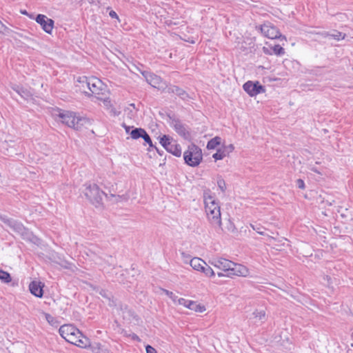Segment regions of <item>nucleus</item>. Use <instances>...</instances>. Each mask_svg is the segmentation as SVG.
<instances>
[{"instance_id": "nucleus-1", "label": "nucleus", "mask_w": 353, "mask_h": 353, "mask_svg": "<svg viewBox=\"0 0 353 353\" xmlns=\"http://www.w3.org/2000/svg\"><path fill=\"white\" fill-rule=\"evenodd\" d=\"M203 199L205 212L210 223L214 227L221 228L222 225L221 214L219 202L212 195L205 192L203 193Z\"/></svg>"}, {"instance_id": "nucleus-2", "label": "nucleus", "mask_w": 353, "mask_h": 353, "mask_svg": "<svg viewBox=\"0 0 353 353\" xmlns=\"http://www.w3.org/2000/svg\"><path fill=\"white\" fill-rule=\"evenodd\" d=\"M83 194L88 201L96 208L103 209L104 208L103 196L105 198L108 193L102 190L97 184H86Z\"/></svg>"}, {"instance_id": "nucleus-3", "label": "nucleus", "mask_w": 353, "mask_h": 353, "mask_svg": "<svg viewBox=\"0 0 353 353\" xmlns=\"http://www.w3.org/2000/svg\"><path fill=\"white\" fill-rule=\"evenodd\" d=\"M184 163L190 167H197L203 161L202 150L194 143L188 146L183 153Z\"/></svg>"}, {"instance_id": "nucleus-4", "label": "nucleus", "mask_w": 353, "mask_h": 353, "mask_svg": "<svg viewBox=\"0 0 353 353\" xmlns=\"http://www.w3.org/2000/svg\"><path fill=\"white\" fill-rule=\"evenodd\" d=\"M166 116L170 120V125L175 132L186 141H191L192 135L188 126L183 124L181 121L172 112H167Z\"/></svg>"}, {"instance_id": "nucleus-5", "label": "nucleus", "mask_w": 353, "mask_h": 353, "mask_svg": "<svg viewBox=\"0 0 353 353\" xmlns=\"http://www.w3.org/2000/svg\"><path fill=\"white\" fill-rule=\"evenodd\" d=\"M12 230L19 234L26 241L37 245L41 243V239L20 221L17 222Z\"/></svg>"}, {"instance_id": "nucleus-6", "label": "nucleus", "mask_w": 353, "mask_h": 353, "mask_svg": "<svg viewBox=\"0 0 353 353\" xmlns=\"http://www.w3.org/2000/svg\"><path fill=\"white\" fill-rule=\"evenodd\" d=\"M159 143L169 153L180 157L181 155V147L179 143L172 144L173 138L168 134H163L158 137Z\"/></svg>"}, {"instance_id": "nucleus-7", "label": "nucleus", "mask_w": 353, "mask_h": 353, "mask_svg": "<svg viewBox=\"0 0 353 353\" xmlns=\"http://www.w3.org/2000/svg\"><path fill=\"white\" fill-rule=\"evenodd\" d=\"M261 34L270 39H276L286 41L285 36L283 35L279 30L272 23L266 22L261 25L259 28Z\"/></svg>"}, {"instance_id": "nucleus-8", "label": "nucleus", "mask_w": 353, "mask_h": 353, "mask_svg": "<svg viewBox=\"0 0 353 353\" xmlns=\"http://www.w3.org/2000/svg\"><path fill=\"white\" fill-rule=\"evenodd\" d=\"M190 264L194 270L203 273L206 276H215V272L212 268L200 258L194 257L190 259Z\"/></svg>"}, {"instance_id": "nucleus-9", "label": "nucleus", "mask_w": 353, "mask_h": 353, "mask_svg": "<svg viewBox=\"0 0 353 353\" xmlns=\"http://www.w3.org/2000/svg\"><path fill=\"white\" fill-rule=\"evenodd\" d=\"M243 90L251 97L265 92V87L259 81H248L243 85Z\"/></svg>"}, {"instance_id": "nucleus-10", "label": "nucleus", "mask_w": 353, "mask_h": 353, "mask_svg": "<svg viewBox=\"0 0 353 353\" xmlns=\"http://www.w3.org/2000/svg\"><path fill=\"white\" fill-rule=\"evenodd\" d=\"M57 114H54L60 119L62 123L66 125L68 127L73 128L74 126V120L77 119V112L62 110L57 108L55 110Z\"/></svg>"}, {"instance_id": "nucleus-11", "label": "nucleus", "mask_w": 353, "mask_h": 353, "mask_svg": "<svg viewBox=\"0 0 353 353\" xmlns=\"http://www.w3.org/2000/svg\"><path fill=\"white\" fill-rule=\"evenodd\" d=\"M34 19L40 25L44 32L48 34L52 33L54 26V21L53 19L42 14H37Z\"/></svg>"}, {"instance_id": "nucleus-12", "label": "nucleus", "mask_w": 353, "mask_h": 353, "mask_svg": "<svg viewBox=\"0 0 353 353\" xmlns=\"http://www.w3.org/2000/svg\"><path fill=\"white\" fill-rule=\"evenodd\" d=\"M163 92L170 94H174L184 101H188L191 99L190 94L185 90L171 83H167Z\"/></svg>"}, {"instance_id": "nucleus-13", "label": "nucleus", "mask_w": 353, "mask_h": 353, "mask_svg": "<svg viewBox=\"0 0 353 353\" xmlns=\"http://www.w3.org/2000/svg\"><path fill=\"white\" fill-rule=\"evenodd\" d=\"M145 81L152 87L157 89L158 90L161 91L162 92H164V90L165 89L166 85L168 83L161 77L157 75L153 72H152L150 74L148 79H146Z\"/></svg>"}, {"instance_id": "nucleus-14", "label": "nucleus", "mask_w": 353, "mask_h": 353, "mask_svg": "<svg viewBox=\"0 0 353 353\" xmlns=\"http://www.w3.org/2000/svg\"><path fill=\"white\" fill-rule=\"evenodd\" d=\"M233 265L230 267L228 274H225L226 277L232 278L233 276H246L248 274V269L245 265L234 262H233Z\"/></svg>"}, {"instance_id": "nucleus-15", "label": "nucleus", "mask_w": 353, "mask_h": 353, "mask_svg": "<svg viewBox=\"0 0 353 353\" xmlns=\"http://www.w3.org/2000/svg\"><path fill=\"white\" fill-rule=\"evenodd\" d=\"M178 304L185 306V307L196 312H203L206 310L204 305L197 303L196 301L187 300L184 298L178 299Z\"/></svg>"}, {"instance_id": "nucleus-16", "label": "nucleus", "mask_w": 353, "mask_h": 353, "mask_svg": "<svg viewBox=\"0 0 353 353\" xmlns=\"http://www.w3.org/2000/svg\"><path fill=\"white\" fill-rule=\"evenodd\" d=\"M59 333L65 340L72 334H81V332L72 324H64L59 329Z\"/></svg>"}, {"instance_id": "nucleus-17", "label": "nucleus", "mask_w": 353, "mask_h": 353, "mask_svg": "<svg viewBox=\"0 0 353 353\" xmlns=\"http://www.w3.org/2000/svg\"><path fill=\"white\" fill-rule=\"evenodd\" d=\"M45 285L40 281H32L29 284V291L34 296L42 298L43 296V288Z\"/></svg>"}, {"instance_id": "nucleus-18", "label": "nucleus", "mask_w": 353, "mask_h": 353, "mask_svg": "<svg viewBox=\"0 0 353 353\" xmlns=\"http://www.w3.org/2000/svg\"><path fill=\"white\" fill-rule=\"evenodd\" d=\"M210 263L215 268L225 272V274H228L230 267H231V265H234L233 261L224 258L214 259L213 261H210Z\"/></svg>"}, {"instance_id": "nucleus-19", "label": "nucleus", "mask_w": 353, "mask_h": 353, "mask_svg": "<svg viewBox=\"0 0 353 353\" xmlns=\"http://www.w3.org/2000/svg\"><path fill=\"white\" fill-rule=\"evenodd\" d=\"M10 88L16 92L19 95L21 96L25 100H28L30 97H32V92L24 88L23 85L17 83H10Z\"/></svg>"}, {"instance_id": "nucleus-20", "label": "nucleus", "mask_w": 353, "mask_h": 353, "mask_svg": "<svg viewBox=\"0 0 353 353\" xmlns=\"http://www.w3.org/2000/svg\"><path fill=\"white\" fill-rule=\"evenodd\" d=\"M92 125V120L86 117H81L77 114V119L74 120L75 130H81L83 128H88Z\"/></svg>"}, {"instance_id": "nucleus-21", "label": "nucleus", "mask_w": 353, "mask_h": 353, "mask_svg": "<svg viewBox=\"0 0 353 353\" xmlns=\"http://www.w3.org/2000/svg\"><path fill=\"white\" fill-rule=\"evenodd\" d=\"M87 85L92 94H99L100 90H102L101 87L103 85V83L100 79L93 78L87 81Z\"/></svg>"}, {"instance_id": "nucleus-22", "label": "nucleus", "mask_w": 353, "mask_h": 353, "mask_svg": "<svg viewBox=\"0 0 353 353\" xmlns=\"http://www.w3.org/2000/svg\"><path fill=\"white\" fill-rule=\"evenodd\" d=\"M90 350L92 353H113L105 345H102L99 342H92Z\"/></svg>"}, {"instance_id": "nucleus-23", "label": "nucleus", "mask_w": 353, "mask_h": 353, "mask_svg": "<svg viewBox=\"0 0 353 353\" xmlns=\"http://www.w3.org/2000/svg\"><path fill=\"white\" fill-rule=\"evenodd\" d=\"M320 34L323 37H330L332 39H334L336 41H340L341 39H344L346 37V34L345 33H343L341 32H339L336 30H334L332 33L328 32H323L320 33Z\"/></svg>"}, {"instance_id": "nucleus-24", "label": "nucleus", "mask_w": 353, "mask_h": 353, "mask_svg": "<svg viewBox=\"0 0 353 353\" xmlns=\"http://www.w3.org/2000/svg\"><path fill=\"white\" fill-rule=\"evenodd\" d=\"M92 342L90 341V339L87 336H84L82 333V336L78 339L77 341L74 342V345L81 348L89 349L92 345Z\"/></svg>"}, {"instance_id": "nucleus-25", "label": "nucleus", "mask_w": 353, "mask_h": 353, "mask_svg": "<svg viewBox=\"0 0 353 353\" xmlns=\"http://www.w3.org/2000/svg\"><path fill=\"white\" fill-rule=\"evenodd\" d=\"M221 144V138L219 136L210 139L206 145L208 150H214Z\"/></svg>"}, {"instance_id": "nucleus-26", "label": "nucleus", "mask_w": 353, "mask_h": 353, "mask_svg": "<svg viewBox=\"0 0 353 353\" xmlns=\"http://www.w3.org/2000/svg\"><path fill=\"white\" fill-rule=\"evenodd\" d=\"M145 131L146 130L144 128L134 127L132 129V133L130 134V138L133 140H138L139 139H142Z\"/></svg>"}, {"instance_id": "nucleus-27", "label": "nucleus", "mask_w": 353, "mask_h": 353, "mask_svg": "<svg viewBox=\"0 0 353 353\" xmlns=\"http://www.w3.org/2000/svg\"><path fill=\"white\" fill-rule=\"evenodd\" d=\"M0 221L5 223L7 226L13 230L14 225H17L19 221L8 217L5 214H0Z\"/></svg>"}, {"instance_id": "nucleus-28", "label": "nucleus", "mask_w": 353, "mask_h": 353, "mask_svg": "<svg viewBox=\"0 0 353 353\" xmlns=\"http://www.w3.org/2000/svg\"><path fill=\"white\" fill-rule=\"evenodd\" d=\"M105 199L108 201H112L113 199H114V203H119L121 201H127L128 199V196L125 194L123 195H119V194H114L113 193L108 194V195H105Z\"/></svg>"}, {"instance_id": "nucleus-29", "label": "nucleus", "mask_w": 353, "mask_h": 353, "mask_svg": "<svg viewBox=\"0 0 353 353\" xmlns=\"http://www.w3.org/2000/svg\"><path fill=\"white\" fill-rule=\"evenodd\" d=\"M223 232H229L234 233L237 231L234 223L229 219L226 221L225 223L224 228L222 227V225H221V228H219Z\"/></svg>"}, {"instance_id": "nucleus-30", "label": "nucleus", "mask_w": 353, "mask_h": 353, "mask_svg": "<svg viewBox=\"0 0 353 353\" xmlns=\"http://www.w3.org/2000/svg\"><path fill=\"white\" fill-rule=\"evenodd\" d=\"M58 259L59 261H57L56 263L64 269L73 270V268H75V265L72 263L64 259H62L59 256Z\"/></svg>"}, {"instance_id": "nucleus-31", "label": "nucleus", "mask_w": 353, "mask_h": 353, "mask_svg": "<svg viewBox=\"0 0 353 353\" xmlns=\"http://www.w3.org/2000/svg\"><path fill=\"white\" fill-rule=\"evenodd\" d=\"M0 33L3 34L5 35L10 36L13 38H14V37H13L12 34H15L17 36H19V37H23V34L21 33L14 32L12 29L6 26L3 23V27L2 28L0 27ZM14 39H16V38L14 37Z\"/></svg>"}, {"instance_id": "nucleus-32", "label": "nucleus", "mask_w": 353, "mask_h": 353, "mask_svg": "<svg viewBox=\"0 0 353 353\" xmlns=\"http://www.w3.org/2000/svg\"><path fill=\"white\" fill-rule=\"evenodd\" d=\"M0 281L4 283H9L12 281V276L8 272L0 269Z\"/></svg>"}, {"instance_id": "nucleus-33", "label": "nucleus", "mask_w": 353, "mask_h": 353, "mask_svg": "<svg viewBox=\"0 0 353 353\" xmlns=\"http://www.w3.org/2000/svg\"><path fill=\"white\" fill-rule=\"evenodd\" d=\"M271 49L272 54H274L276 56H281L285 54V49L279 44H275L274 46L271 45Z\"/></svg>"}, {"instance_id": "nucleus-34", "label": "nucleus", "mask_w": 353, "mask_h": 353, "mask_svg": "<svg viewBox=\"0 0 353 353\" xmlns=\"http://www.w3.org/2000/svg\"><path fill=\"white\" fill-rule=\"evenodd\" d=\"M225 157L224 150H223L222 148H219L216 150V152L212 154V158L214 159L215 161L219 160H222Z\"/></svg>"}, {"instance_id": "nucleus-35", "label": "nucleus", "mask_w": 353, "mask_h": 353, "mask_svg": "<svg viewBox=\"0 0 353 353\" xmlns=\"http://www.w3.org/2000/svg\"><path fill=\"white\" fill-rule=\"evenodd\" d=\"M250 226L258 234L263 235V236L265 235V233L263 231L264 230H265V228L263 226H262L261 224L255 223L254 224H251Z\"/></svg>"}, {"instance_id": "nucleus-36", "label": "nucleus", "mask_w": 353, "mask_h": 353, "mask_svg": "<svg viewBox=\"0 0 353 353\" xmlns=\"http://www.w3.org/2000/svg\"><path fill=\"white\" fill-rule=\"evenodd\" d=\"M127 314L134 321L135 323L139 324V321H141V318L134 310L130 308V310L128 311Z\"/></svg>"}, {"instance_id": "nucleus-37", "label": "nucleus", "mask_w": 353, "mask_h": 353, "mask_svg": "<svg viewBox=\"0 0 353 353\" xmlns=\"http://www.w3.org/2000/svg\"><path fill=\"white\" fill-rule=\"evenodd\" d=\"M45 318L48 323L52 326H57L59 323L58 320L48 313H45Z\"/></svg>"}, {"instance_id": "nucleus-38", "label": "nucleus", "mask_w": 353, "mask_h": 353, "mask_svg": "<svg viewBox=\"0 0 353 353\" xmlns=\"http://www.w3.org/2000/svg\"><path fill=\"white\" fill-rule=\"evenodd\" d=\"M217 185L222 192H225L226 190V183L225 180L221 176L217 177Z\"/></svg>"}, {"instance_id": "nucleus-39", "label": "nucleus", "mask_w": 353, "mask_h": 353, "mask_svg": "<svg viewBox=\"0 0 353 353\" xmlns=\"http://www.w3.org/2000/svg\"><path fill=\"white\" fill-rule=\"evenodd\" d=\"M253 315L255 318L258 319L261 321H265V312L263 310H256L253 312Z\"/></svg>"}, {"instance_id": "nucleus-40", "label": "nucleus", "mask_w": 353, "mask_h": 353, "mask_svg": "<svg viewBox=\"0 0 353 353\" xmlns=\"http://www.w3.org/2000/svg\"><path fill=\"white\" fill-rule=\"evenodd\" d=\"M163 291L169 298H170L173 301L174 303H178V299H179L180 298H179L172 292L165 289H163Z\"/></svg>"}, {"instance_id": "nucleus-41", "label": "nucleus", "mask_w": 353, "mask_h": 353, "mask_svg": "<svg viewBox=\"0 0 353 353\" xmlns=\"http://www.w3.org/2000/svg\"><path fill=\"white\" fill-rule=\"evenodd\" d=\"M221 148L223 150H224L225 157L227 155H229V154L231 153L234 150V146L233 144H229L228 145H223Z\"/></svg>"}, {"instance_id": "nucleus-42", "label": "nucleus", "mask_w": 353, "mask_h": 353, "mask_svg": "<svg viewBox=\"0 0 353 353\" xmlns=\"http://www.w3.org/2000/svg\"><path fill=\"white\" fill-rule=\"evenodd\" d=\"M99 294L103 298L106 299H110V298H112V294L111 292H108L106 290L101 289Z\"/></svg>"}, {"instance_id": "nucleus-43", "label": "nucleus", "mask_w": 353, "mask_h": 353, "mask_svg": "<svg viewBox=\"0 0 353 353\" xmlns=\"http://www.w3.org/2000/svg\"><path fill=\"white\" fill-rule=\"evenodd\" d=\"M81 336H82V334H72L71 336H70V337H68V339H66L65 341H66L67 342H68V343H71V344L74 345V342H75L76 341H77V340H78V339H79V337H81Z\"/></svg>"}, {"instance_id": "nucleus-44", "label": "nucleus", "mask_w": 353, "mask_h": 353, "mask_svg": "<svg viewBox=\"0 0 353 353\" xmlns=\"http://www.w3.org/2000/svg\"><path fill=\"white\" fill-rule=\"evenodd\" d=\"M137 70L143 75L145 79H148L150 74L152 73L150 70H142L141 68L137 67Z\"/></svg>"}, {"instance_id": "nucleus-45", "label": "nucleus", "mask_w": 353, "mask_h": 353, "mask_svg": "<svg viewBox=\"0 0 353 353\" xmlns=\"http://www.w3.org/2000/svg\"><path fill=\"white\" fill-rule=\"evenodd\" d=\"M142 139L144 141V143H143L144 145H148L149 143H150L152 141L150 136L147 132V131H145V132L144 133Z\"/></svg>"}, {"instance_id": "nucleus-46", "label": "nucleus", "mask_w": 353, "mask_h": 353, "mask_svg": "<svg viewBox=\"0 0 353 353\" xmlns=\"http://www.w3.org/2000/svg\"><path fill=\"white\" fill-rule=\"evenodd\" d=\"M296 185L298 188L304 190L305 188V182L301 179H298L295 181Z\"/></svg>"}, {"instance_id": "nucleus-47", "label": "nucleus", "mask_w": 353, "mask_h": 353, "mask_svg": "<svg viewBox=\"0 0 353 353\" xmlns=\"http://www.w3.org/2000/svg\"><path fill=\"white\" fill-rule=\"evenodd\" d=\"M262 50H263V52H264V54H265L267 55H272V49H271V45H269L268 47L263 46Z\"/></svg>"}, {"instance_id": "nucleus-48", "label": "nucleus", "mask_w": 353, "mask_h": 353, "mask_svg": "<svg viewBox=\"0 0 353 353\" xmlns=\"http://www.w3.org/2000/svg\"><path fill=\"white\" fill-rule=\"evenodd\" d=\"M146 353H157V351L154 347L150 345H145Z\"/></svg>"}, {"instance_id": "nucleus-49", "label": "nucleus", "mask_w": 353, "mask_h": 353, "mask_svg": "<svg viewBox=\"0 0 353 353\" xmlns=\"http://www.w3.org/2000/svg\"><path fill=\"white\" fill-rule=\"evenodd\" d=\"M129 338H130L132 341L141 342V339L139 336L135 333H131L129 334Z\"/></svg>"}, {"instance_id": "nucleus-50", "label": "nucleus", "mask_w": 353, "mask_h": 353, "mask_svg": "<svg viewBox=\"0 0 353 353\" xmlns=\"http://www.w3.org/2000/svg\"><path fill=\"white\" fill-rule=\"evenodd\" d=\"M108 300L109 301L108 305L110 307L117 306V299H114L113 296H112V298H110V299H108Z\"/></svg>"}, {"instance_id": "nucleus-51", "label": "nucleus", "mask_w": 353, "mask_h": 353, "mask_svg": "<svg viewBox=\"0 0 353 353\" xmlns=\"http://www.w3.org/2000/svg\"><path fill=\"white\" fill-rule=\"evenodd\" d=\"M120 310L123 313H127L128 310H130V308L128 307L126 304H120Z\"/></svg>"}, {"instance_id": "nucleus-52", "label": "nucleus", "mask_w": 353, "mask_h": 353, "mask_svg": "<svg viewBox=\"0 0 353 353\" xmlns=\"http://www.w3.org/2000/svg\"><path fill=\"white\" fill-rule=\"evenodd\" d=\"M110 112L111 115H112L114 117L119 116L121 113L120 111L117 110V109L112 106L110 108Z\"/></svg>"}, {"instance_id": "nucleus-53", "label": "nucleus", "mask_w": 353, "mask_h": 353, "mask_svg": "<svg viewBox=\"0 0 353 353\" xmlns=\"http://www.w3.org/2000/svg\"><path fill=\"white\" fill-rule=\"evenodd\" d=\"M181 254L182 257L184 259L185 262H187L188 260L190 261L191 256L189 254L182 251L181 252Z\"/></svg>"}, {"instance_id": "nucleus-54", "label": "nucleus", "mask_w": 353, "mask_h": 353, "mask_svg": "<svg viewBox=\"0 0 353 353\" xmlns=\"http://www.w3.org/2000/svg\"><path fill=\"white\" fill-rule=\"evenodd\" d=\"M109 16L112 18V19H119V16L118 14H117V12L112 10H111L110 12H109Z\"/></svg>"}, {"instance_id": "nucleus-55", "label": "nucleus", "mask_w": 353, "mask_h": 353, "mask_svg": "<svg viewBox=\"0 0 353 353\" xmlns=\"http://www.w3.org/2000/svg\"><path fill=\"white\" fill-rule=\"evenodd\" d=\"M134 128V126L133 125H128L125 130V133L127 134H129L130 136L131 133H132V129Z\"/></svg>"}, {"instance_id": "nucleus-56", "label": "nucleus", "mask_w": 353, "mask_h": 353, "mask_svg": "<svg viewBox=\"0 0 353 353\" xmlns=\"http://www.w3.org/2000/svg\"><path fill=\"white\" fill-rule=\"evenodd\" d=\"M21 13L23 15H26V16H28L30 19H34V17H33V14H30L27 10H21Z\"/></svg>"}, {"instance_id": "nucleus-57", "label": "nucleus", "mask_w": 353, "mask_h": 353, "mask_svg": "<svg viewBox=\"0 0 353 353\" xmlns=\"http://www.w3.org/2000/svg\"><path fill=\"white\" fill-rule=\"evenodd\" d=\"M120 334H122L125 337L129 338V334H130L125 329H123V328L121 329Z\"/></svg>"}, {"instance_id": "nucleus-58", "label": "nucleus", "mask_w": 353, "mask_h": 353, "mask_svg": "<svg viewBox=\"0 0 353 353\" xmlns=\"http://www.w3.org/2000/svg\"><path fill=\"white\" fill-rule=\"evenodd\" d=\"M323 68L322 67H316L312 70H311V74H317L319 73V70H321Z\"/></svg>"}, {"instance_id": "nucleus-59", "label": "nucleus", "mask_w": 353, "mask_h": 353, "mask_svg": "<svg viewBox=\"0 0 353 353\" xmlns=\"http://www.w3.org/2000/svg\"><path fill=\"white\" fill-rule=\"evenodd\" d=\"M165 23V24H166L167 26H173V25H177V23H175V22H174V21H172V20H170V19H169V20H166Z\"/></svg>"}, {"instance_id": "nucleus-60", "label": "nucleus", "mask_w": 353, "mask_h": 353, "mask_svg": "<svg viewBox=\"0 0 353 353\" xmlns=\"http://www.w3.org/2000/svg\"><path fill=\"white\" fill-rule=\"evenodd\" d=\"M148 146H149V148H148V150L149 152H150L152 150V149L156 150V148H157V147L153 144L152 141L148 144Z\"/></svg>"}, {"instance_id": "nucleus-61", "label": "nucleus", "mask_w": 353, "mask_h": 353, "mask_svg": "<svg viewBox=\"0 0 353 353\" xmlns=\"http://www.w3.org/2000/svg\"><path fill=\"white\" fill-rule=\"evenodd\" d=\"M217 275L219 277H223V276H225L226 277V275H225V272H217Z\"/></svg>"}, {"instance_id": "nucleus-62", "label": "nucleus", "mask_w": 353, "mask_h": 353, "mask_svg": "<svg viewBox=\"0 0 353 353\" xmlns=\"http://www.w3.org/2000/svg\"><path fill=\"white\" fill-rule=\"evenodd\" d=\"M156 150V151H157V152L159 155H161V156H162V155L163 154V153H164V152H163V150H159L158 148H156V150Z\"/></svg>"}, {"instance_id": "nucleus-63", "label": "nucleus", "mask_w": 353, "mask_h": 353, "mask_svg": "<svg viewBox=\"0 0 353 353\" xmlns=\"http://www.w3.org/2000/svg\"><path fill=\"white\" fill-rule=\"evenodd\" d=\"M311 170L316 173H319V174L320 173L316 168H311Z\"/></svg>"}, {"instance_id": "nucleus-64", "label": "nucleus", "mask_w": 353, "mask_h": 353, "mask_svg": "<svg viewBox=\"0 0 353 353\" xmlns=\"http://www.w3.org/2000/svg\"><path fill=\"white\" fill-rule=\"evenodd\" d=\"M108 191H109V194L112 193V191L114 192V186L112 185V187L108 189Z\"/></svg>"}]
</instances>
